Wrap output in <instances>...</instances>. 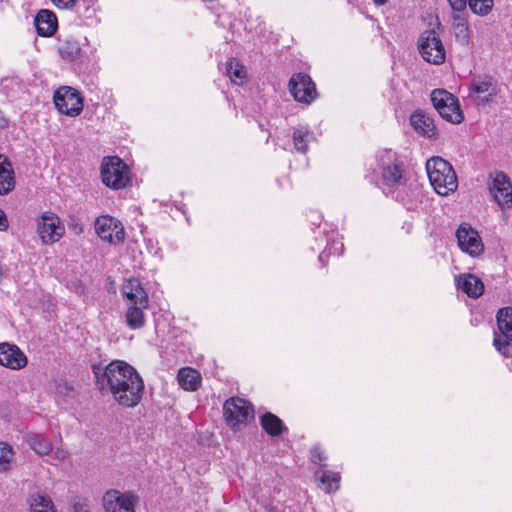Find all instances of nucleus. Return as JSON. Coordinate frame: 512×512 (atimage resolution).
Instances as JSON below:
<instances>
[{
	"label": "nucleus",
	"instance_id": "40",
	"mask_svg": "<svg viewBox=\"0 0 512 512\" xmlns=\"http://www.w3.org/2000/svg\"><path fill=\"white\" fill-rule=\"evenodd\" d=\"M8 220L3 210L0 209V231H5L8 228Z\"/></svg>",
	"mask_w": 512,
	"mask_h": 512
},
{
	"label": "nucleus",
	"instance_id": "43",
	"mask_svg": "<svg viewBox=\"0 0 512 512\" xmlns=\"http://www.w3.org/2000/svg\"><path fill=\"white\" fill-rule=\"evenodd\" d=\"M388 0H373L376 5H384Z\"/></svg>",
	"mask_w": 512,
	"mask_h": 512
},
{
	"label": "nucleus",
	"instance_id": "6",
	"mask_svg": "<svg viewBox=\"0 0 512 512\" xmlns=\"http://www.w3.org/2000/svg\"><path fill=\"white\" fill-rule=\"evenodd\" d=\"M496 320L500 334L495 333L494 346L505 357H512V307L499 309Z\"/></svg>",
	"mask_w": 512,
	"mask_h": 512
},
{
	"label": "nucleus",
	"instance_id": "15",
	"mask_svg": "<svg viewBox=\"0 0 512 512\" xmlns=\"http://www.w3.org/2000/svg\"><path fill=\"white\" fill-rule=\"evenodd\" d=\"M144 386H101L104 394L110 392L122 406L133 407L141 400Z\"/></svg>",
	"mask_w": 512,
	"mask_h": 512
},
{
	"label": "nucleus",
	"instance_id": "35",
	"mask_svg": "<svg viewBox=\"0 0 512 512\" xmlns=\"http://www.w3.org/2000/svg\"><path fill=\"white\" fill-rule=\"evenodd\" d=\"M326 460V456L322 452L320 447H313L311 449V461L317 465H323L324 461Z\"/></svg>",
	"mask_w": 512,
	"mask_h": 512
},
{
	"label": "nucleus",
	"instance_id": "14",
	"mask_svg": "<svg viewBox=\"0 0 512 512\" xmlns=\"http://www.w3.org/2000/svg\"><path fill=\"white\" fill-rule=\"evenodd\" d=\"M37 231L44 244H52L59 240L64 228L56 215L45 212L38 220Z\"/></svg>",
	"mask_w": 512,
	"mask_h": 512
},
{
	"label": "nucleus",
	"instance_id": "23",
	"mask_svg": "<svg viewBox=\"0 0 512 512\" xmlns=\"http://www.w3.org/2000/svg\"><path fill=\"white\" fill-rule=\"evenodd\" d=\"M15 188L14 171L10 160L0 154V195H6Z\"/></svg>",
	"mask_w": 512,
	"mask_h": 512
},
{
	"label": "nucleus",
	"instance_id": "39",
	"mask_svg": "<svg viewBox=\"0 0 512 512\" xmlns=\"http://www.w3.org/2000/svg\"><path fill=\"white\" fill-rule=\"evenodd\" d=\"M73 512H89L88 504L83 500H77L73 503Z\"/></svg>",
	"mask_w": 512,
	"mask_h": 512
},
{
	"label": "nucleus",
	"instance_id": "3",
	"mask_svg": "<svg viewBox=\"0 0 512 512\" xmlns=\"http://www.w3.org/2000/svg\"><path fill=\"white\" fill-rule=\"evenodd\" d=\"M431 102L439 115L448 122L459 124L464 120L457 97L444 89L431 93Z\"/></svg>",
	"mask_w": 512,
	"mask_h": 512
},
{
	"label": "nucleus",
	"instance_id": "7",
	"mask_svg": "<svg viewBox=\"0 0 512 512\" xmlns=\"http://www.w3.org/2000/svg\"><path fill=\"white\" fill-rule=\"evenodd\" d=\"M418 49L423 59L429 63L440 65L445 61V48L434 30H426L420 35Z\"/></svg>",
	"mask_w": 512,
	"mask_h": 512
},
{
	"label": "nucleus",
	"instance_id": "27",
	"mask_svg": "<svg viewBox=\"0 0 512 512\" xmlns=\"http://www.w3.org/2000/svg\"><path fill=\"white\" fill-rule=\"evenodd\" d=\"M315 477L321 482L324 490L327 493L337 491L340 486V475L339 473L329 470H318L315 473Z\"/></svg>",
	"mask_w": 512,
	"mask_h": 512
},
{
	"label": "nucleus",
	"instance_id": "25",
	"mask_svg": "<svg viewBox=\"0 0 512 512\" xmlns=\"http://www.w3.org/2000/svg\"><path fill=\"white\" fill-rule=\"evenodd\" d=\"M27 504L29 512H56L51 498L38 492L29 495Z\"/></svg>",
	"mask_w": 512,
	"mask_h": 512
},
{
	"label": "nucleus",
	"instance_id": "30",
	"mask_svg": "<svg viewBox=\"0 0 512 512\" xmlns=\"http://www.w3.org/2000/svg\"><path fill=\"white\" fill-rule=\"evenodd\" d=\"M226 72L234 83H237V79L242 81L247 75L244 65L235 59L226 62Z\"/></svg>",
	"mask_w": 512,
	"mask_h": 512
},
{
	"label": "nucleus",
	"instance_id": "22",
	"mask_svg": "<svg viewBox=\"0 0 512 512\" xmlns=\"http://www.w3.org/2000/svg\"><path fill=\"white\" fill-rule=\"evenodd\" d=\"M457 287L471 298H478L484 292L483 282L473 274H464L456 278Z\"/></svg>",
	"mask_w": 512,
	"mask_h": 512
},
{
	"label": "nucleus",
	"instance_id": "20",
	"mask_svg": "<svg viewBox=\"0 0 512 512\" xmlns=\"http://www.w3.org/2000/svg\"><path fill=\"white\" fill-rule=\"evenodd\" d=\"M410 123L414 130L423 136L431 138L437 134L433 118L421 110L410 116Z\"/></svg>",
	"mask_w": 512,
	"mask_h": 512
},
{
	"label": "nucleus",
	"instance_id": "18",
	"mask_svg": "<svg viewBox=\"0 0 512 512\" xmlns=\"http://www.w3.org/2000/svg\"><path fill=\"white\" fill-rule=\"evenodd\" d=\"M491 193L499 205L512 203V185L505 173L499 172L496 174Z\"/></svg>",
	"mask_w": 512,
	"mask_h": 512
},
{
	"label": "nucleus",
	"instance_id": "38",
	"mask_svg": "<svg viewBox=\"0 0 512 512\" xmlns=\"http://www.w3.org/2000/svg\"><path fill=\"white\" fill-rule=\"evenodd\" d=\"M58 8L71 9L75 6L77 0H51Z\"/></svg>",
	"mask_w": 512,
	"mask_h": 512
},
{
	"label": "nucleus",
	"instance_id": "10",
	"mask_svg": "<svg viewBox=\"0 0 512 512\" xmlns=\"http://www.w3.org/2000/svg\"><path fill=\"white\" fill-rule=\"evenodd\" d=\"M97 235L111 244H120L125 239V231L122 223L109 215L99 216L95 221Z\"/></svg>",
	"mask_w": 512,
	"mask_h": 512
},
{
	"label": "nucleus",
	"instance_id": "21",
	"mask_svg": "<svg viewBox=\"0 0 512 512\" xmlns=\"http://www.w3.org/2000/svg\"><path fill=\"white\" fill-rule=\"evenodd\" d=\"M124 296L135 305H141V307L148 306V295L141 286L138 279L132 278L127 280L122 287Z\"/></svg>",
	"mask_w": 512,
	"mask_h": 512
},
{
	"label": "nucleus",
	"instance_id": "13",
	"mask_svg": "<svg viewBox=\"0 0 512 512\" xmlns=\"http://www.w3.org/2000/svg\"><path fill=\"white\" fill-rule=\"evenodd\" d=\"M382 168V179L388 186L403 184L402 168L395 163V154L391 150H384L378 156Z\"/></svg>",
	"mask_w": 512,
	"mask_h": 512
},
{
	"label": "nucleus",
	"instance_id": "31",
	"mask_svg": "<svg viewBox=\"0 0 512 512\" xmlns=\"http://www.w3.org/2000/svg\"><path fill=\"white\" fill-rule=\"evenodd\" d=\"M311 134L304 128L295 129L293 133V141L295 148L302 153H305L308 148V141L311 138Z\"/></svg>",
	"mask_w": 512,
	"mask_h": 512
},
{
	"label": "nucleus",
	"instance_id": "19",
	"mask_svg": "<svg viewBox=\"0 0 512 512\" xmlns=\"http://www.w3.org/2000/svg\"><path fill=\"white\" fill-rule=\"evenodd\" d=\"M38 35L42 37L52 36L57 30L56 15L47 9L40 10L34 20Z\"/></svg>",
	"mask_w": 512,
	"mask_h": 512
},
{
	"label": "nucleus",
	"instance_id": "45",
	"mask_svg": "<svg viewBox=\"0 0 512 512\" xmlns=\"http://www.w3.org/2000/svg\"><path fill=\"white\" fill-rule=\"evenodd\" d=\"M3 277H4V271H3L2 266L0 265V282L2 281Z\"/></svg>",
	"mask_w": 512,
	"mask_h": 512
},
{
	"label": "nucleus",
	"instance_id": "26",
	"mask_svg": "<svg viewBox=\"0 0 512 512\" xmlns=\"http://www.w3.org/2000/svg\"><path fill=\"white\" fill-rule=\"evenodd\" d=\"M260 424L263 430L270 436H279L287 428L282 420L273 413L267 412L260 418Z\"/></svg>",
	"mask_w": 512,
	"mask_h": 512
},
{
	"label": "nucleus",
	"instance_id": "2",
	"mask_svg": "<svg viewBox=\"0 0 512 512\" xmlns=\"http://www.w3.org/2000/svg\"><path fill=\"white\" fill-rule=\"evenodd\" d=\"M224 419L234 431L243 429L254 417L252 405L243 398L231 397L223 405Z\"/></svg>",
	"mask_w": 512,
	"mask_h": 512
},
{
	"label": "nucleus",
	"instance_id": "42",
	"mask_svg": "<svg viewBox=\"0 0 512 512\" xmlns=\"http://www.w3.org/2000/svg\"><path fill=\"white\" fill-rule=\"evenodd\" d=\"M184 390L194 392L198 386H182Z\"/></svg>",
	"mask_w": 512,
	"mask_h": 512
},
{
	"label": "nucleus",
	"instance_id": "32",
	"mask_svg": "<svg viewBox=\"0 0 512 512\" xmlns=\"http://www.w3.org/2000/svg\"><path fill=\"white\" fill-rule=\"evenodd\" d=\"M471 11L477 15L485 16L493 8V0H468Z\"/></svg>",
	"mask_w": 512,
	"mask_h": 512
},
{
	"label": "nucleus",
	"instance_id": "4",
	"mask_svg": "<svg viewBox=\"0 0 512 512\" xmlns=\"http://www.w3.org/2000/svg\"><path fill=\"white\" fill-rule=\"evenodd\" d=\"M101 177L103 183L113 189H121L129 182L128 167L117 156L104 158L101 165Z\"/></svg>",
	"mask_w": 512,
	"mask_h": 512
},
{
	"label": "nucleus",
	"instance_id": "12",
	"mask_svg": "<svg viewBox=\"0 0 512 512\" xmlns=\"http://www.w3.org/2000/svg\"><path fill=\"white\" fill-rule=\"evenodd\" d=\"M458 245L462 251L472 257L479 256L484 251V245L478 232L467 223H463L456 231Z\"/></svg>",
	"mask_w": 512,
	"mask_h": 512
},
{
	"label": "nucleus",
	"instance_id": "44",
	"mask_svg": "<svg viewBox=\"0 0 512 512\" xmlns=\"http://www.w3.org/2000/svg\"><path fill=\"white\" fill-rule=\"evenodd\" d=\"M6 125V120L0 116V127H4Z\"/></svg>",
	"mask_w": 512,
	"mask_h": 512
},
{
	"label": "nucleus",
	"instance_id": "33",
	"mask_svg": "<svg viewBox=\"0 0 512 512\" xmlns=\"http://www.w3.org/2000/svg\"><path fill=\"white\" fill-rule=\"evenodd\" d=\"M14 458L12 447L4 442H0V471L7 470Z\"/></svg>",
	"mask_w": 512,
	"mask_h": 512
},
{
	"label": "nucleus",
	"instance_id": "16",
	"mask_svg": "<svg viewBox=\"0 0 512 512\" xmlns=\"http://www.w3.org/2000/svg\"><path fill=\"white\" fill-rule=\"evenodd\" d=\"M27 357L17 345L7 342L0 343V365L13 370L25 367Z\"/></svg>",
	"mask_w": 512,
	"mask_h": 512
},
{
	"label": "nucleus",
	"instance_id": "11",
	"mask_svg": "<svg viewBox=\"0 0 512 512\" xmlns=\"http://www.w3.org/2000/svg\"><path fill=\"white\" fill-rule=\"evenodd\" d=\"M290 92L298 102L311 103L317 97V91L311 77L305 73H298L289 81Z\"/></svg>",
	"mask_w": 512,
	"mask_h": 512
},
{
	"label": "nucleus",
	"instance_id": "24",
	"mask_svg": "<svg viewBox=\"0 0 512 512\" xmlns=\"http://www.w3.org/2000/svg\"><path fill=\"white\" fill-rule=\"evenodd\" d=\"M24 440L39 456H47L53 450L51 441L42 434L29 432L24 436Z\"/></svg>",
	"mask_w": 512,
	"mask_h": 512
},
{
	"label": "nucleus",
	"instance_id": "5",
	"mask_svg": "<svg viewBox=\"0 0 512 512\" xmlns=\"http://www.w3.org/2000/svg\"><path fill=\"white\" fill-rule=\"evenodd\" d=\"M143 384V379L134 367L124 361H112L104 371L101 381L98 384Z\"/></svg>",
	"mask_w": 512,
	"mask_h": 512
},
{
	"label": "nucleus",
	"instance_id": "41",
	"mask_svg": "<svg viewBox=\"0 0 512 512\" xmlns=\"http://www.w3.org/2000/svg\"><path fill=\"white\" fill-rule=\"evenodd\" d=\"M461 23H468L466 18L459 12V14H455L453 17V25L455 24H461Z\"/></svg>",
	"mask_w": 512,
	"mask_h": 512
},
{
	"label": "nucleus",
	"instance_id": "8",
	"mask_svg": "<svg viewBox=\"0 0 512 512\" xmlns=\"http://www.w3.org/2000/svg\"><path fill=\"white\" fill-rule=\"evenodd\" d=\"M53 101L60 113L71 117L78 116L83 110V99L80 93L70 86L58 88L54 92Z\"/></svg>",
	"mask_w": 512,
	"mask_h": 512
},
{
	"label": "nucleus",
	"instance_id": "29",
	"mask_svg": "<svg viewBox=\"0 0 512 512\" xmlns=\"http://www.w3.org/2000/svg\"><path fill=\"white\" fill-rule=\"evenodd\" d=\"M178 384H200L202 377L199 371L191 367H183L177 374Z\"/></svg>",
	"mask_w": 512,
	"mask_h": 512
},
{
	"label": "nucleus",
	"instance_id": "17",
	"mask_svg": "<svg viewBox=\"0 0 512 512\" xmlns=\"http://www.w3.org/2000/svg\"><path fill=\"white\" fill-rule=\"evenodd\" d=\"M471 90L478 94L476 98L477 105H486L493 101L497 95V83L491 76H483L475 79L471 85Z\"/></svg>",
	"mask_w": 512,
	"mask_h": 512
},
{
	"label": "nucleus",
	"instance_id": "34",
	"mask_svg": "<svg viewBox=\"0 0 512 512\" xmlns=\"http://www.w3.org/2000/svg\"><path fill=\"white\" fill-rule=\"evenodd\" d=\"M453 32L456 40L466 45L469 42V25L468 23H461L453 25Z\"/></svg>",
	"mask_w": 512,
	"mask_h": 512
},
{
	"label": "nucleus",
	"instance_id": "28",
	"mask_svg": "<svg viewBox=\"0 0 512 512\" xmlns=\"http://www.w3.org/2000/svg\"><path fill=\"white\" fill-rule=\"evenodd\" d=\"M141 305L133 304L130 306L126 313V322L131 329H139L144 326L145 318Z\"/></svg>",
	"mask_w": 512,
	"mask_h": 512
},
{
	"label": "nucleus",
	"instance_id": "9",
	"mask_svg": "<svg viewBox=\"0 0 512 512\" xmlns=\"http://www.w3.org/2000/svg\"><path fill=\"white\" fill-rule=\"evenodd\" d=\"M138 497L132 492H121L111 489L102 497L105 512H136Z\"/></svg>",
	"mask_w": 512,
	"mask_h": 512
},
{
	"label": "nucleus",
	"instance_id": "37",
	"mask_svg": "<svg viewBox=\"0 0 512 512\" xmlns=\"http://www.w3.org/2000/svg\"><path fill=\"white\" fill-rule=\"evenodd\" d=\"M70 456V453L69 451L64 448V447H57L55 450H54V458L57 459L58 461H65L69 458Z\"/></svg>",
	"mask_w": 512,
	"mask_h": 512
},
{
	"label": "nucleus",
	"instance_id": "1",
	"mask_svg": "<svg viewBox=\"0 0 512 512\" xmlns=\"http://www.w3.org/2000/svg\"><path fill=\"white\" fill-rule=\"evenodd\" d=\"M426 171L434 190L446 196L458 187L456 173L452 165L441 157H432L426 162Z\"/></svg>",
	"mask_w": 512,
	"mask_h": 512
},
{
	"label": "nucleus",
	"instance_id": "36",
	"mask_svg": "<svg viewBox=\"0 0 512 512\" xmlns=\"http://www.w3.org/2000/svg\"><path fill=\"white\" fill-rule=\"evenodd\" d=\"M451 8L457 12H463L466 9L468 0H448Z\"/></svg>",
	"mask_w": 512,
	"mask_h": 512
}]
</instances>
